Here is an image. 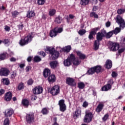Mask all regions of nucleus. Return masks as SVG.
Here are the masks:
<instances>
[{"instance_id": "f257e3e1", "label": "nucleus", "mask_w": 125, "mask_h": 125, "mask_svg": "<svg viewBox=\"0 0 125 125\" xmlns=\"http://www.w3.org/2000/svg\"><path fill=\"white\" fill-rule=\"evenodd\" d=\"M116 22L119 25V27H116L115 28L114 30H112V33L114 34L115 35H117V34H119L120 32H121V30H122V28L123 29H125V20L123 19V17L121 16L120 15H117L116 18L115 19Z\"/></svg>"}, {"instance_id": "f03ea898", "label": "nucleus", "mask_w": 125, "mask_h": 125, "mask_svg": "<svg viewBox=\"0 0 125 125\" xmlns=\"http://www.w3.org/2000/svg\"><path fill=\"white\" fill-rule=\"evenodd\" d=\"M45 51L47 54H49V58L50 60H56L59 57V51L53 47H46Z\"/></svg>"}, {"instance_id": "7ed1b4c3", "label": "nucleus", "mask_w": 125, "mask_h": 125, "mask_svg": "<svg viewBox=\"0 0 125 125\" xmlns=\"http://www.w3.org/2000/svg\"><path fill=\"white\" fill-rule=\"evenodd\" d=\"M33 41V36L31 34L28 35L24 39H22L20 41L19 43L20 45L23 46L28 44L29 42H31V41Z\"/></svg>"}, {"instance_id": "20e7f679", "label": "nucleus", "mask_w": 125, "mask_h": 125, "mask_svg": "<svg viewBox=\"0 0 125 125\" xmlns=\"http://www.w3.org/2000/svg\"><path fill=\"white\" fill-rule=\"evenodd\" d=\"M114 83V80L113 79H111L107 82V84L104 85L101 88L102 91H108L109 89L112 88V85H113Z\"/></svg>"}, {"instance_id": "39448f33", "label": "nucleus", "mask_w": 125, "mask_h": 125, "mask_svg": "<svg viewBox=\"0 0 125 125\" xmlns=\"http://www.w3.org/2000/svg\"><path fill=\"white\" fill-rule=\"evenodd\" d=\"M93 119V114L91 112H86L83 119L84 123H89L92 122Z\"/></svg>"}, {"instance_id": "423d86ee", "label": "nucleus", "mask_w": 125, "mask_h": 125, "mask_svg": "<svg viewBox=\"0 0 125 125\" xmlns=\"http://www.w3.org/2000/svg\"><path fill=\"white\" fill-rule=\"evenodd\" d=\"M50 93L53 96H56L60 93V87L58 85L53 86L50 89Z\"/></svg>"}, {"instance_id": "0eeeda50", "label": "nucleus", "mask_w": 125, "mask_h": 125, "mask_svg": "<svg viewBox=\"0 0 125 125\" xmlns=\"http://www.w3.org/2000/svg\"><path fill=\"white\" fill-rule=\"evenodd\" d=\"M25 118L27 124H29V125H31V124H33V123L35 122L34 113H30L26 114Z\"/></svg>"}, {"instance_id": "6e6552de", "label": "nucleus", "mask_w": 125, "mask_h": 125, "mask_svg": "<svg viewBox=\"0 0 125 125\" xmlns=\"http://www.w3.org/2000/svg\"><path fill=\"white\" fill-rule=\"evenodd\" d=\"M58 105L60 106V111L62 113L65 112L67 109L66 104H65V100L63 99L60 100L59 101Z\"/></svg>"}, {"instance_id": "1a4fd4ad", "label": "nucleus", "mask_w": 125, "mask_h": 125, "mask_svg": "<svg viewBox=\"0 0 125 125\" xmlns=\"http://www.w3.org/2000/svg\"><path fill=\"white\" fill-rule=\"evenodd\" d=\"M100 28L99 27H95L91 29L88 36L89 40H93L94 39L93 36H95L97 33V31H99Z\"/></svg>"}, {"instance_id": "9d476101", "label": "nucleus", "mask_w": 125, "mask_h": 125, "mask_svg": "<svg viewBox=\"0 0 125 125\" xmlns=\"http://www.w3.org/2000/svg\"><path fill=\"white\" fill-rule=\"evenodd\" d=\"M65 83L66 84L70 86H76L77 85V83L75 82V79L71 77H67Z\"/></svg>"}, {"instance_id": "9b49d317", "label": "nucleus", "mask_w": 125, "mask_h": 125, "mask_svg": "<svg viewBox=\"0 0 125 125\" xmlns=\"http://www.w3.org/2000/svg\"><path fill=\"white\" fill-rule=\"evenodd\" d=\"M110 45L109 47L110 50L111 51H117V50H119L120 48V44L117 43H113L110 42Z\"/></svg>"}, {"instance_id": "f8f14e48", "label": "nucleus", "mask_w": 125, "mask_h": 125, "mask_svg": "<svg viewBox=\"0 0 125 125\" xmlns=\"http://www.w3.org/2000/svg\"><path fill=\"white\" fill-rule=\"evenodd\" d=\"M33 93L35 95L41 94L43 91V88L41 86H37L32 89Z\"/></svg>"}, {"instance_id": "ddd939ff", "label": "nucleus", "mask_w": 125, "mask_h": 125, "mask_svg": "<svg viewBox=\"0 0 125 125\" xmlns=\"http://www.w3.org/2000/svg\"><path fill=\"white\" fill-rule=\"evenodd\" d=\"M3 114L6 118H10L14 114V110L12 108H9L6 109Z\"/></svg>"}, {"instance_id": "4468645a", "label": "nucleus", "mask_w": 125, "mask_h": 125, "mask_svg": "<svg viewBox=\"0 0 125 125\" xmlns=\"http://www.w3.org/2000/svg\"><path fill=\"white\" fill-rule=\"evenodd\" d=\"M12 93L10 91L7 92L4 95V100L9 102L12 100Z\"/></svg>"}, {"instance_id": "2eb2a0df", "label": "nucleus", "mask_w": 125, "mask_h": 125, "mask_svg": "<svg viewBox=\"0 0 125 125\" xmlns=\"http://www.w3.org/2000/svg\"><path fill=\"white\" fill-rule=\"evenodd\" d=\"M49 65L51 69H53L55 70L58 68V66H59V62L57 61H53L49 63Z\"/></svg>"}, {"instance_id": "dca6fc26", "label": "nucleus", "mask_w": 125, "mask_h": 125, "mask_svg": "<svg viewBox=\"0 0 125 125\" xmlns=\"http://www.w3.org/2000/svg\"><path fill=\"white\" fill-rule=\"evenodd\" d=\"M10 72L9 69L7 68H3L0 71V76H3L4 77H7V75L9 74Z\"/></svg>"}, {"instance_id": "f3484780", "label": "nucleus", "mask_w": 125, "mask_h": 125, "mask_svg": "<svg viewBox=\"0 0 125 125\" xmlns=\"http://www.w3.org/2000/svg\"><path fill=\"white\" fill-rule=\"evenodd\" d=\"M21 104L23 107L28 108L30 106V101L28 99H23L22 100Z\"/></svg>"}, {"instance_id": "a211bd4d", "label": "nucleus", "mask_w": 125, "mask_h": 125, "mask_svg": "<svg viewBox=\"0 0 125 125\" xmlns=\"http://www.w3.org/2000/svg\"><path fill=\"white\" fill-rule=\"evenodd\" d=\"M76 54L79 58V59H81V60H84V59H86V56L80 51H76Z\"/></svg>"}, {"instance_id": "6ab92c4d", "label": "nucleus", "mask_w": 125, "mask_h": 125, "mask_svg": "<svg viewBox=\"0 0 125 125\" xmlns=\"http://www.w3.org/2000/svg\"><path fill=\"white\" fill-rule=\"evenodd\" d=\"M51 74V71L50 69H49L48 68H45L43 72V76L44 78H47V77H49V76H50Z\"/></svg>"}, {"instance_id": "aec40b11", "label": "nucleus", "mask_w": 125, "mask_h": 125, "mask_svg": "<svg viewBox=\"0 0 125 125\" xmlns=\"http://www.w3.org/2000/svg\"><path fill=\"white\" fill-rule=\"evenodd\" d=\"M103 108H104V104L101 103L99 104L96 108V112L97 113H100L103 110Z\"/></svg>"}, {"instance_id": "412c9836", "label": "nucleus", "mask_w": 125, "mask_h": 125, "mask_svg": "<svg viewBox=\"0 0 125 125\" xmlns=\"http://www.w3.org/2000/svg\"><path fill=\"white\" fill-rule=\"evenodd\" d=\"M35 15L36 14L35 13L34 11L29 10L27 12L26 17L27 18H29L30 19H31V18H32V17H34Z\"/></svg>"}, {"instance_id": "4be33fe9", "label": "nucleus", "mask_w": 125, "mask_h": 125, "mask_svg": "<svg viewBox=\"0 0 125 125\" xmlns=\"http://www.w3.org/2000/svg\"><path fill=\"white\" fill-rule=\"evenodd\" d=\"M94 69L95 70V73L96 74H99V73H101V72H103L102 71V66L101 65H96L94 66Z\"/></svg>"}, {"instance_id": "5701e85b", "label": "nucleus", "mask_w": 125, "mask_h": 125, "mask_svg": "<svg viewBox=\"0 0 125 125\" xmlns=\"http://www.w3.org/2000/svg\"><path fill=\"white\" fill-rule=\"evenodd\" d=\"M112 65L113 64L112 63V61L110 60H107L105 62L104 67H105L106 69H111Z\"/></svg>"}, {"instance_id": "b1692460", "label": "nucleus", "mask_w": 125, "mask_h": 125, "mask_svg": "<svg viewBox=\"0 0 125 125\" xmlns=\"http://www.w3.org/2000/svg\"><path fill=\"white\" fill-rule=\"evenodd\" d=\"M62 21L63 19H62V17H61L60 15H59L55 19L54 22L56 23V24H61Z\"/></svg>"}, {"instance_id": "393cba45", "label": "nucleus", "mask_w": 125, "mask_h": 125, "mask_svg": "<svg viewBox=\"0 0 125 125\" xmlns=\"http://www.w3.org/2000/svg\"><path fill=\"white\" fill-rule=\"evenodd\" d=\"M99 45H100V42L95 41L94 43V50L96 51L99 49Z\"/></svg>"}, {"instance_id": "a878e982", "label": "nucleus", "mask_w": 125, "mask_h": 125, "mask_svg": "<svg viewBox=\"0 0 125 125\" xmlns=\"http://www.w3.org/2000/svg\"><path fill=\"white\" fill-rule=\"evenodd\" d=\"M81 114L82 110H81V108H77L76 109V111H75L74 117H76V118H79V117L81 115Z\"/></svg>"}, {"instance_id": "bb28decb", "label": "nucleus", "mask_w": 125, "mask_h": 125, "mask_svg": "<svg viewBox=\"0 0 125 125\" xmlns=\"http://www.w3.org/2000/svg\"><path fill=\"white\" fill-rule=\"evenodd\" d=\"M56 80V78L55 77V75L52 74L50 76H49L48 78V81L49 83H54Z\"/></svg>"}, {"instance_id": "cd10ccee", "label": "nucleus", "mask_w": 125, "mask_h": 125, "mask_svg": "<svg viewBox=\"0 0 125 125\" xmlns=\"http://www.w3.org/2000/svg\"><path fill=\"white\" fill-rule=\"evenodd\" d=\"M49 35L51 38H53V37H56V36H57L56 28H54L52 30H51Z\"/></svg>"}, {"instance_id": "c85d7f7f", "label": "nucleus", "mask_w": 125, "mask_h": 125, "mask_svg": "<svg viewBox=\"0 0 125 125\" xmlns=\"http://www.w3.org/2000/svg\"><path fill=\"white\" fill-rule=\"evenodd\" d=\"M103 38H104V37L103 36V35H102V33H101L100 32H99L97 34L96 41H97L98 42H101V41L103 40Z\"/></svg>"}, {"instance_id": "c756f323", "label": "nucleus", "mask_w": 125, "mask_h": 125, "mask_svg": "<svg viewBox=\"0 0 125 125\" xmlns=\"http://www.w3.org/2000/svg\"><path fill=\"white\" fill-rule=\"evenodd\" d=\"M1 83H3L4 85H9V84L10 83V82L9 81V79H8V78L2 79Z\"/></svg>"}, {"instance_id": "7c9ffc66", "label": "nucleus", "mask_w": 125, "mask_h": 125, "mask_svg": "<svg viewBox=\"0 0 125 125\" xmlns=\"http://www.w3.org/2000/svg\"><path fill=\"white\" fill-rule=\"evenodd\" d=\"M86 74H88V75H93L94 74H95L94 67L89 68L86 72Z\"/></svg>"}, {"instance_id": "2f4dec72", "label": "nucleus", "mask_w": 125, "mask_h": 125, "mask_svg": "<svg viewBox=\"0 0 125 125\" xmlns=\"http://www.w3.org/2000/svg\"><path fill=\"white\" fill-rule=\"evenodd\" d=\"M63 64L64 66L69 67V66H70L71 64H72V62L67 58L66 60L64 61Z\"/></svg>"}, {"instance_id": "473e14b6", "label": "nucleus", "mask_w": 125, "mask_h": 125, "mask_svg": "<svg viewBox=\"0 0 125 125\" xmlns=\"http://www.w3.org/2000/svg\"><path fill=\"white\" fill-rule=\"evenodd\" d=\"M72 50V47L70 45H67L63 48L62 50L64 52L69 53Z\"/></svg>"}, {"instance_id": "72a5a7b5", "label": "nucleus", "mask_w": 125, "mask_h": 125, "mask_svg": "<svg viewBox=\"0 0 125 125\" xmlns=\"http://www.w3.org/2000/svg\"><path fill=\"white\" fill-rule=\"evenodd\" d=\"M41 113L44 115H47L49 113V110L46 107H44L41 110Z\"/></svg>"}, {"instance_id": "f704fd0d", "label": "nucleus", "mask_w": 125, "mask_h": 125, "mask_svg": "<svg viewBox=\"0 0 125 125\" xmlns=\"http://www.w3.org/2000/svg\"><path fill=\"white\" fill-rule=\"evenodd\" d=\"M90 17L95 18V19H98L99 16L95 12H91L90 13Z\"/></svg>"}, {"instance_id": "c9c22d12", "label": "nucleus", "mask_w": 125, "mask_h": 125, "mask_svg": "<svg viewBox=\"0 0 125 125\" xmlns=\"http://www.w3.org/2000/svg\"><path fill=\"white\" fill-rule=\"evenodd\" d=\"M78 87L79 89H83L85 87V84L83 82L78 83Z\"/></svg>"}, {"instance_id": "e433bc0d", "label": "nucleus", "mask_w": 125, "mask_h": 125, "mask_svg": "<svg viewBox=\"0 0 125 125\" xmlns=\"http://www.w3.org/2000/svg\"><path fill=\"white\" fill-rule=\"evenodd\" d=\"M89 3V0H81L80 1V4H81V5H83V6L87 5Z\"/></svg>"}, {"instance_id": "4c0bfd02", "label": "nucleus", "mask_w": 125, "mask_h": 125, "mask_svg": "<svg viewBox=\"0 0 125 125\" xmlns=\"http://www.w3.org/2000/svg\"><path fill=\"white\" fill-rule=\"evenodd\" d=\"M71 62L76 60V56L74 54H71L70 56L67 58Z\"/></svg>"}, {"instance_id": "58836bf2", "label": "nucleus", "mask_w": 125, "mask_h": 125, "mask_svg": "<svg viewBox=\"0 0 125 125\" xmlns=\"http://www.w3.org/2000/svg\"><path fill=\"white\" fill-rule=\"evenodd\" d=\"M24 87H25V86L24 85V83L22 82H21L19 83V85L18 86V90H22V89H24Z\"/></svg>"}, {"instance_id": "ea45409f", "label": "nucleus", "mask_w": 125, "mask_h": 125, "mask_svg": "<svg viewBox=\"0 0 125 125\" xmlns=\"http://www.w3.org/2000/svg\"><path fill=\"white\" fill-rule=\"evenodd\" d=\"M33 60L36 63H39V62H41V61H42V58H41L39 56H35Z\"/></svg>"}, {"instance_id": "a19ab883", "label": "nucleus", "mask_w": 125, "mask_h": 125, "mask_svg": "<svg viewBox=\"0 0 125 125\" xmlns=\"http://www.w3.org/2000/svg\"><path fill=\"white\" fill-rule=\"evenodd\" d=\"M56 14V10L54 9H52L49 11V16H54Z\"/></svg>"}, {"instance_id": "79ce46f5", "label": "nucleus", "mask_w": 125, "mask_h": 125, "mask_svg": "<svg viewBox=\"0 0 125 125\" xmlns=\"http://www.w3.org/2000/svg\"><path fill=\"white\" fill-rule=\"evenodd\" d=\"M113 35H114L113 31H109V32L106 33L105 38H106V39H110L111 37H112V36H113Z\"/></svg>"}, {"instance_id": "37998d69", "label": "nucleus", "mask_w": 125, "mask_h": 125, "mask_svg": "<svg viewBox=\"0 0 125 125\" xmlns=\"http://www.w3.org/2000/svg\"><path fill=\"white\" fill-rule=\"evenodd\" d=\"M11 14L13 18H16L19 15V12L17 11H14L11 12Z\"/></svg>"}, {"instance_id": "c03bdc74", "label": "nucleus", "mask_w": 125, "mask_h": 125, "mask_svg": "<svg viewBox=\"0 0 125 125\" xmlns=\"http://www.w3.org/2000/svg\"><path fill=\"white\" fill-rule=\"evenodd\" d=\"M6 59V53H3L0 54V60H4V59Z\"/></svg>"}, {"instance_id": "a18cd8bd", "label": "nucleus", "mask_w": 125, "mask_h": 125, "mask_svg": "<svg viewBox=\"0 0 125 125\" xmlns=\"http://www.w3.org/2000/svg\"><path fill=\"white\" fill-rule=\"evenodd\" d=\"M125 12V9H118L117 11V14L119 15L124 14Z\"/></svg>"}, {"instance_id": "49530a36", "label": "nucleus", "mask_w": 125, "mask_h": 125, "mask_svg": "<svg viewBox=\"0 0 125 125\" xmlns=\"http://www.w3.org/2000/svg\"><path fill=\"white\" fill-rule=\"evenodd\" d=\"M86 33V31H85V29H80L79 31L78 32V34L80 36H83V35H84Z\"/></svg>"}, {"instance_id": "de8ad7c7", "label": "nucleus", "mask_w": 125, "mask_h": 125, "mask_svg": "<svg viewBox=\"0 0 125 125\" xmlns=\"http://www.w3.org/2000/svg\"><path fill=\"white\" fill-rule=\"evenodd\" d=\"M81 62H82L80 61H79V60H74L73 62V65L74 66H78V65H80L81 64Z\"/></svg>"}, {"instance_id": "09e8293b", "label": "nucleus", "mask_w": 125, "mask_h": 125, "mask_svg": "<svg viewBox=\"0 0 125 125\" xmlns=\"http://www.w3.org/2000/svg\"><path fill=\"white\" fill-rule=\"evenodd\" d=\"M37 3L39 5H43L45 3V0H38Z\"/></svg>"}, {"instance_id": "8fccbe9b", "label": "nucleus", "mask_w": 125, "mask_h": 125, "mask_svg": "<svg viewBox=\"0 0 125 125\" xmlns=\"http://www.w3.org/2000/svg\"><path fill=\"white\" fill-rule=\"evenodd\" d=\"M55 29H56V31L57 32V34L62 33L63 32V28H58L57 27H55Z\"/></svg>"}, {"instance_id": "3c124183", "label": "nucleus", "mask_w": 125, "mask_h": 125, "mask_svg": "<svg viewBox=\"0 0 125 125\" xmlns=\"http://www.w3.org/2000/svg\"><path fill=\"white\" fill-rule=\"evenodd\" d=\"M3 125H9V118L6 117L3 122Z\"/></svg>"}, {"instance_id": "603ef678", "label": "nucleus", "mask_w": 125, "mask_h": 125, "mask_svg": "<svg viewBox=\"0 0 125 125\" xmlns=\"http://www.w3.org/2000/svg\"><path fill=\"white\" fill-rule=\"evenodd\" d=\"M9 40L8 39H4L3 40H1V43H4V44H8L9 45Z\"/></svg>"}, {"instance_id": "864d4df0", "label": "nucleus", "mask_w": 125, "mask_h": 125, "mask_svg": "<svg viewBox=\"0 0 125 125\" xmlns=\"http://www.w3.org/2000/svg\"><path fill=\"white\" fill-rule=\"evenodd\" d=\"M34 83V80L32 78H30L27 81L28 85H32Z\"/></svg>"}, {"instance_id": "5fc2aeb1", "label": "nucleus", "mask_w": 125, "mask_h": 125, "mask_svg": "<svg viewBox=\"0 0 125 125\" xmlns=\"http://www.w3.org/2000/svg\"><path fill=\"white\" fill-rule=\"evenodd\" d=\"M101 34H102L103 37H104V38H105L106 37V35H107V32L105 30H102Z\"/></svg>"}, {"instance_id": "6e6d98bb", "label": "nucleus", "mask_w": 125, "mask_h": 125, "mask_svg": "<svg viewBox=\"0 0 125 125\" xmlns=\"http://www.w3.org/2000/svg\"><path fill=\"white\" fill-rule=\"evenodd\" d=\"M109 118V115H108V113L106 114L103 117V121L104 122H106L107 120H108V118Z\"/></svg>"}, {"instance_id": "4d7b16f0", "label": "nucleus", "mask_w": 125, "mask_h": 125, "mask_svg": "<svg viewBox=\"0 0 125 125\" xmlns=\"http://www.w3.org/2000/svg\"><path fill=\"white\" fill-rule=\"evenodd\" d=\"M39 54L42 56L43 58H44L46 56V54L43 51H41L39 52Z\"/></svg>"}, {"instance_id": "13d9d810", "label": "nucleus", "mask_w": 125, "mask_h": 125, "mask_svg": "<svg viewBox=\"0 0 125 125\" xmlns=\"http://www.w3.org/2000/svg\"><path fill=\"white\" fill-rule=\"evenodd\" d=\"M111 76L113 78H117V77H118V73L115 71H113L111 73Z\"/></svg>"}, {"instance_id": "bf43d9fd", "label": "nucleus", "mask_w": 125, "mask_h": 125, "mask_svg": "<svg viewBox=\"0 0 125 125\" xmlns=\"http://www.w3.org/2000/svg\"><path fill=\"white\" fill-rule=\"evenodd\" d=\"M38 99V97L36 95H32L31 97V100L32 101H35V100H37Z\"/></svg>"}, {"instance_id": "052dcab7", "label": "nucleus", "mask_w": 125, "mask_h": 125, "mask_svg": "<svg viewBox=\"0 0 125 125\" xmlns=\"http://www.w3.org/2000/svg\"><path fill=\"white\" fill-rule=\"evenodd\" d=\"M18 28L19 30H23L24 28V25L23 24L18 25Z\"/></svg>"}, {"instance_id": "680f3d73", "label": "nucleus", "mask_w": 125, "mask_h": 125, "mask_svg": "<svg viewBox=\"0 0 125 125\" xmlns=\"http://www.w3.org/2000/svg\"><path fill=\"white\" fill-rule=\"evenodd\" d=\"M88 106V103H87L86 101H85L83 103V107L84 108H86Z\"/></svg>"}, {"instance_id": "e2e57ef3", "label": "nucleus", "mask_w": 125, "mask_h": 125, "mask_svg": "<svg viewBox=\"0 0 125 125\" xmlns=\"http://www.w3.org/2000/svg\"><path fill=\"white\" fill-rule=\"evenodd\" d=\"M125 48H123L118 50V53L119 54H121V53H123V52H125Z\"/></svg>"}, {"instance_id": "0e129e2a", "label": "nucleus", "mask_w": 125, "mask_h": 125, "mask_svg": "<svg viewBox=\"0 0 125 125\" xmlns=\"http://www.w3.org/2000/svg\"><path fill=\"white\" fill-rule=\"evenodd\" d=\"M5 31H6V32H9L10 31V27L5 25L4 28Z\"/></svg>"}, {"instance_id": "69168bd1", "label": "nucleus", "mask_w": 125, "mask_h": 125, "mask_svg": "<svg viewBox=\"0 0 125 125\" xmlns=\"http://www.w3.org/2000/svg\"><path fill=\"white\" fill-rule=\"evenodd\" d=\"M16 77V73L13 72L11 75V79H15Z\"/></svg>"}, {"instance_id": "338daca9", "label": "nucleus", "mask_w": 125, "mask_h": 125, "mask_svg": "<svg viewBox=\"0 0 125 125\" xmlns=\"http://www.w3.org/2000/svg\"><path fill=\"white\" fill-rule=\"evenodd\" d=\"M32 59H33V57L29 56L27 58V62H31L32 61Z\"/></svg>"}, {"instance_id": "774afa93", "label": "nucleus", "mask_w": 125, "mask_h": 125, "mask_svg": "<svg viewBox=\"0 0 125 125\" xmlns=\"http://www.w3.org/2000/svg\"><path fill=\"white\" fill-rule=\"evenodd\" d=\"M120 43L121 44H125V38H124L122 39H121L120 41Z\"/></svg>"}]
</instances>
